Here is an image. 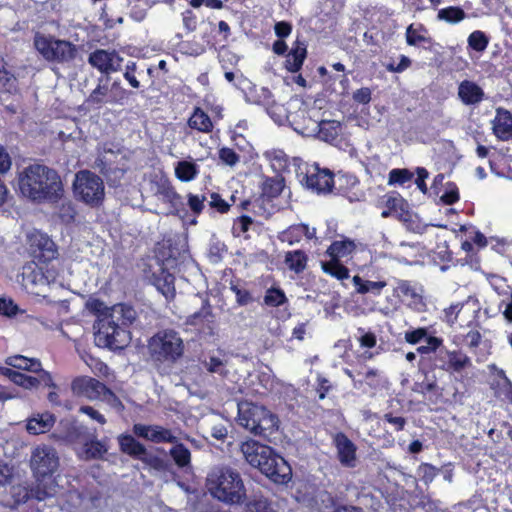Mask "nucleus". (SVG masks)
<instances>
[{
  "label": "nucleus",
  "mask_w": 512,
  "mask_h": 512,
  "mask_svg": "<svg viewBox=\"0 0 512 512\" xmlns=\"http://www.w3.org/2000/svg\"><path fill=\"white\" fill-rule=\"evenodd\" d=\"M86 308L97 316L93 326L97 346L116 350L128 344L130 333L127 327L137 318L132 306L120 303L107 307L98 299H89Z\"/></svg>",
  "instance_id": "obj_1"
},
{
  "label": "nucleus",
  "mask_w": 512,
  "mask_h": 512,
  "mask_svg": "<svg viewBox=\"0 0 512 512\" xmlns=\"http://www.w3.org/2000/svg\"><path fill=\"white\" fill-rule=\"evenodd\" d=\"M19 189L24 197L38 204L57 203L64 196L59 173L42 164L29 165L19 174Z\"/></svg>",
  "instance_id": "obj_2"
},
{
  "label": "nucleus",
  "mask_w": 512,
  "mask_h": 512,
  "mask_svg": "<svg viewBox=\"0 0 512 512\" xmlns=\"http://www.w3.org/2000/svg\"><path fill=\"white\" fill-rule=\"evenodd\" d=\"M240 450L251 466L258 468L274 482L285 483L290 479V466L269 446L249 440L241 444Z\"/></svg>",
  "instance_id": "obj_3"
},
{
  "label": "nucleus",
  "mask_w": 512,
  "mask_h": 512,
  "mask_svg": "<svg viewBox=\"0 0 512 512\" xmlns=\"http://www.w3.org/2000/svg\"><path fill=\"white\" fill-rule=\"evenodd\" d=\"M206 485L215 499L226 504H240L246 498V489L240 473L229 466L213 467L207 475Z\"/></svg>",
  "instance_id": "obj_4"
},
{
  "label": "nucleus",
  "mask_w": 512,
  "mask_h": 512,
  "mask_svg": "<svg viewBox=\"0 0 512 512\" xmlns=\"http://www.w3.org/2000/svg\"><path fill=\"white\" fill-rule=\"evenodd\" d=\"M237 423L250 433L268 437L278 429V418L264 406L252 402L238 403Z\"/></svg>",
  "instance_id": "obj_5"
},
{
  "label": "nucleus",
  "mask_w": 512,
  "mask_h": 512,
  "mask_svg": "<svg viewBox=\"0 0 512 512\" xmlns=\"http://www.w3.org/2000/svg\"><path fill=\"white\" fill-rule=\"evenodd\" d=\"M151 359L157 364H173L184 352V343L179 334L171 329L159 331L148 342Z\"/></svg>",
  "instance_id": "obj_6"
},
{
  "label": "nucleus",
  "mask_w": 512,
  "mask_h": 512,
  "mask_svg": "<svg viewBox=\"0 0 512 512\" xmlns=\"http://www.w3.org/2000/svg\"><path fill=\"white\" fill-rule=\"evenodd\" d=\"M73 192L77 200L90 207H99L105 197L104 182L95 173L81 170L75 174Z\"/></svg>",
  "instance_id": "obj_7"
},
{
  "label": "nucleus",
  "mask_w": 512,
  "mask_h": 512,
  "mask_svg": "<svg viewBox=\"0 0 512 512\" xmlns=\"http://www.w3.org/2000/svg\"><path fill=\"white\" fill-rule=\"evenodd\" d=\"M34 46L47 61L69 63L77 55V47L71 42L39 33L35 35Z\"/></svg>",
  "instance_id": "obj_8"
},
{
  "label": "nucleus",
  "mask_w": 512,
  "mask_h": 512,
  "mask_svg": "<svg viewBox=\"0 0 512 512\" xmlns=\"http://www.w3.org/2000/svg\"><path fill=\"white\" fill-rule=\"evenodd\" d=\"M59 456L55 448L39 445L33 449L30 467L37 478L52 475L59 467Z\"/></svg>",
  "instance_id": "obj_9"
},
{
  "label": "nucleus",
  "mask_w": 512,
  "mask_h": 512,
  "mask_svg": "<svg viewBox=\"0 0 512 512\" xmlns=\"http://www.w3.org/2000/svg\"><path fill=\"white\" fill-rule=\"evenodd\" d=\"M75 395L91 401L102 399L107 387L95 378L83 376L76 378L71 385Z\"/></svg>",
  "instance_id": "obj_10"
},
{
  "label": "nucleus",
  "mask_w": 512,
  "mask_h": 512,
  "mask_svg": "<svg viewBox=\"0 0 512 512\" xmlns=\"http://www.w3.org/2000/svg\"><path fill=\"white\" fill-rule=\"evenodd\" d=\"M133 431L138 437L154 443H176L177 441V437L170 429L160 425L135 424Z\"/></svg>",
  "instance_id": "obj_11"
},
{
  "label": "nucleus",
  "mask_w": 512,
  "mask_h": 512,
  "mask_svg": "<svg viewBox=\"0 0 512 512\" xmlns=\"http://www.w3.org/2000/svg\"><path fill=\"white\" fill-rule=\"evenodd\" d=\"M296 130L307 137H317L325 142L334 140L339 132V123L337 121H311V127H303Z\"/></svg>",
  "instance_id": "obj_12"
},
{
  "label": "nucleus",
  "mask_w": 512,
  "mask_h": 512,
  "mask_svg": "<svg viewBox=\"0 0 512 512\" xmlns=\"http://www.w3.org/2000/svg\"><path fill=\"white\" fill-rule=\"evenodd\" d=\"M88 62L102 73L109 74L120 68L122 58L115 51L96 50L90 54Z\"/></svg>",
  "instance_id": "obj_13"
},
{
  "label": "nucleus",
  "mask_w": 512,
  "mask_h": 512,
  "mask_svg": "<svg viewBox=\"0 0 512 512\" xmlns=\"http://www.w3.org/2000/svg\"><path fill=\"white\" fill-rule=\"evenodd\" d=\"M305 184L308 189L317 193L330 192L333 187V175L327 169H319L314 167L311 171L307 172L305 177Z\"/></svg>",
  "instance_id": "obj_14"
},
{
  "label": "nucleus",
  "mask_w": 512,
  "mask_h": 512,
  "mask_svg": "<svg viewBox=\"0 0 512 512\" xmlns=\"http://www.w3.org/2000/svg\"><path fill=\"white\" fill-rule=\"evenodd\" d=\"M338 458L341 464L354 467L356 464V446L343 433H337L334 437Z\"/></svg>",
  "instance_id": "obj_15"
},
{
  "label": "nucleus",
  "mask_w": 512,
  "mask_h": 512,
  "mask_svg": "<svg viewBox=\"0 0 512 512\" xmlns=\"http://www.w3.org/2000/svg\"><path fill=\"white\" fill-rule=\"evenodd\" d=\"M22 285L29 293L40 295L48 285V280L41 269H27L22 273Z\"/></svg>",
  "instance_id": "obj_16"
},
{
  "label": "nucleus",
  "mask_w": 512,
  "mask_h": 512,
  "mask_svg": "<svg viewBox=\"0 0 512 512\" xmlns=\"http://www.w3.org/2000/svg\"><path fill=\"white\" fill-rule=\"evenodd\" d=\"M494 134L501 140L512 138V115L504 109H497V115L493 121Z\"/></svg>",
  "instance_id": "obj_17"
},
{
  "label": "nucleus",
  "mask_w": 512,
  "mask_h": 512,
  "mask_svg": "<svg viewBox=\"0 0 512 512\" xmlns=\"http://www.w3.org/2000/svg\"><path fill=\"white\" fill-rule=\"evenodd\" d=\"M458 96L464 104L474 105L482 101L484 92L476 83L465 80L458 87Z\"/></svg>",
  "instance_id": "obj_18"
},
{
  "label": "nucleus",
  "mask_w": 512,
  "mask_h": 512,
  "mask_svg": "<svg viewBox=\"0 0 512 512\" xmlns=\"http://www.w3.org/2000/svg\"><path fill=\"white\" fill-rule=\"evenodd\" d=\"M108 451L106 440L94 438L86 440L79 451V457L83 460L101 459Z\"/></svg>",
  "instance_id": "obj_19"
},
{
  "label": "nucleus",
  "mask_w": 512,
  "mask_h": 512,
  "mask_svg": "<svg viewBox=\"0 0 512 512\" xmlns=\"http://www.w3.org/2000/svg\"><path fill=\"white\" fill-rule=\"evenodd\" d=\"M54 415L46 412L36 414L27 420L26 429L32 435H38L48 432L55 423Z\"/></svg>",
  "instance_id": "obj_20"
},
{
  "label": "nucleus",
  "mask_w": 512,
  "mask_h": 512,
  "mask_svg": "<svg viewBox=\"0 0 512 512\" xmlns=\"http://www.w3.org/2000/svg\"><path fill=\"white\" fill-rule=\"evenodd\" d=\"M0 373L11 380L14 384L21 386L25 389L37 388L40 384V379L25 375L21 372L15 371L11 368L0 367Z\"/></svg>",
  "instance_id": "obj_21"
},
{
  "label": "nucleus",
  "mask_w": 512,
  "mask_h": 512,
  "mask_svg": "<svg viewBox=\"0 0 512 512\" xmlns=\"http://www.w3.org/2000/svg\"><path fill=\"white\" fill-rule=\"evenodd\" d=\"M111 88L110 78L108 76H102L99 78L98 85L90 93L87 102L91 104H102L109 103Z\"/></svg>",
  "instance_id": "obj_22"
},
{
  "label": "nucleus",
  "mask_w": 512,
  "mask_h": 512,
  "mask_svg": "<svg viewBox=\"0 0 512 512\" xmlns=\"http://www.w3.org/2000/svg\"><path fill=\"white\" fill-rule=\"evenodd\" d=\"M5 363L8 366L19 370H26L30 372H38L41 370V363L38 359L27 358L22 355H13L6 358Z\"/></svg>",
  "instance_id": "obj_23"
},
{
  "label": "nucleus",
  "mask_w": 512,
  "mask_h": 512,
  "mask_svg": "<svg viewBox=\"0 0 512 512\" xmlns=\"http://www.w3.org/2000/svg\"><path fill=\"white\" fill-rule=\"evenodd\" d=\"M119 445L122 452L133 457L143 459L146 455V448L143 444L136 441L130 435H122L119 437Z\"/></svg>",
  "instance_id": "obj_24"
},
{
  "label": "nucleus",
  "mask_w": 512,
  "mask_h": 512,
  "mask_svg": "<svg viewBox=\"0 0 512 512\" xmlns=\"http://www.w3.org/2000/svg\"><path fill=\"white\" fill-rule=\"evenodd\" d=\"M306 57V47L304 44L296 43L286 59V68L291 72H297L302 67Z\"/></svg>",
  "instance_id": "obj_25"
},
{
  "label": "nucleus",
  "mask_w": 512,
  "mask_h": 512,
  "mask_svg": "<svg viewBox=\"0 0 512 512\" xmlns=\"http://www.w3.org/2000/svg\"><path fill=\"white\" fill-rule=\"evenodd\" d=\"M173 447L170 449L169 454L172 457L173 461L179 468H186L190 466L191 463V452L190 450L184 446L182 443H173Z\"/></svg>",
  "instance_id": "obj_26"
},
{
  "label": "nucleus",
  "mask_w": 512,
  "mask_h": 512,
  "mask_svg": "<svg viewBox=\"0 0 512 512\" xmlns=\"http://www.w3.org/2000/svg\"><path fill=\"white\" fill-rule=\"evenodd\" d=\"M355 250V244L351 240L334 241L327 249L331 259L339 260L350 255Z\"/></svg>",
  "instance_id": "obj_27"
},
{
  "label": "nucleus",
  "mask_w": 512,
  "mask_h": 512,
  "mask_svg": "<svg viewBox=\"0 0 512 512\" xmlns=\"http://www.w3.org/2000/svg\"><path fill=\"white\" fill-rule=\"evenodd\" d=\"M155 287L160 291L167 299L173 298L175 295L174 276L161 271L160 275L156 277Z\"/></svg>",
  "instance_id": "obj_28"
},
{
  "label": "nucleus",
  "mask_w": 512,
  "mask_h": 512,
  "mask_svg": "<svg viewBox=\"0 0 512 512\" xmlns=\"http://www.w3.org/2000/svg\"><path fill=\"white\" fill-rule=\"evenodd\" d=\"M352 281L356 287L357 293L359 294H366L370 291L379 294L380 291L387 285L385 281H365L358 275H355Z\"/></svg>",
  "instance_id": "obj_29"
},
{
  "label": "nucleus",
  "mask_w": 512,
  "mask_h": 512,
  "mask_svg": "<svg viewBox=\"0 0 512 512\" xmlns=\"http://www.w3.org/2000/svg\"><path fill=\"white\" fill-rule=\"evenodd\" d=\"M321 267L325 273L339 280L347 279L349 277V270L337 259H331L328 262H322Z\"/></svg>",
  "instance_id": "obj_30"
},
{
  "label": "nucleus",
  "mask_w": 512,
  "mask_h": 512,
  "mask_svg": "<svg viewBox=\"0 0 512 512\" xmlns=\"http://www.w3.org/2000/svg\"><path fill=\"white\" fill-rule=\"evenodd\" d=\"M189 126L201 132H209L212 129V122L209 116L200 109H196L189 119Z\"/></svg>",
  "instance_id": "obj_31"
},
{
  "label": "nucleus",
  "mask_w": 512,
  "mask_h": 512,
  "mask_svg": "<svg viewBox=\"0 0 512 512\" xmlns=\"http://www.w3.org/2000/svg\"><path fill=\"white\" fill-rule=\"evenodd\" d=\"M57 493V486L53 479H43L41 480L33 495L39 501L45 500L46 498H51Z\"/></svg>",
  "instance_id": "obj_32"
},
{
  "label": "nucleus",
  "mask_w": 512,
  "mask_h": 512,
  "mask_svg": "<svg viewBox=\"0 0 512 512\" xmlns=\"http://www.w3.org/2000/svg\"><path fill=\"white\" fill-rule=\"evenodd\" d=\"M285 187L284 178L276 175L271 178H267L263 184V192L269 197L279 196Z\"/></svg>",
  "instance_id": "obj_33"
},
{
  "label": "nucleus",
  "mask_w": 512,
  "mask_h": 512,
  "mask_svg": "<svg viewBox=\"0 0 512 512\" xmlns=\"http://www.w3.org/2000/svg\"><path fill=\"white\" fill-rule=\"evenodd\" d=\"M306 261V255L300 250L288 252L285 256V262L288 267L297 273L305 269Z\"/></svg>",
  "instance_id": "obj_34"
},
{
  "label": "nucleus",
  "mask_w": 512,
  "mask_h": 512,
  "mask_svg": "<svg viewBox=\"0 0 512 512\" xmlns=\"http://www.w3.org/2000/svg\"><path fill=\"white\" fill-rule=\"evenodd\" d=\"M175 174L181 181L188 182L196 177L197 167L192 162L180 161L175 168Z\"/></svg>",
  "instance_id": "obj_35"
},
{
  "label": "nucleus",
  "mask_w": 512,
  "mask_h": 512,
  "mask_svg": "<svg viewBox=\"0 0 512 512\" xmlns=\"http://www.w3.org/2000/svg\"><path fill=\"white\" fill-rule=\"evenodd\" d=\"M465 17L466 14L464 10L454 6L439 10L437 15V18L439 20H443L452 24L462 21L463 19H465Z\"/></svg>",
  "instance_id": "obj_36"
},
{
  "label": "nucleus",
  "mask_w": 512,
  "mask_h": 512,
  "mask_svg": "<svg viewBox=\"0 0 512 512\" xmlns=\"http://www.w3.org/2000/svg\"><path fill=\"white\" fill-rule=\"evenodd\" d=\"M447 356V366L445 364L441 365L440 367L442 369L448 370L453 369L454 371H461L465 365L468 363V358L462 354L452 352V353H446Z\"/></svg>",
  "instance_id": "obj_37"
},
{
  "label": "nucleus",
  "mask_w": 512,
  "mask_h": 512,
  "mask_svg": "<svg viewBox=\"0 0 512 512\" xmlns=\"http://www.w3.org/2000/svg\"><path fill=\"white\" fill-rule=\"evenodd\" d=\"M395 292L397 293L398 296L402 295L414 301H417L421 298L420 294L417 291V288L413 286L410 282L405 280L398 281Z\"/></svg>",
  "instance_id": "obj_38"
},
{
  "label": "nucleus",
  "mask_w": 512,
  "mask_h": 512,
  "mask_svg": "<svg viewBox=\"0 0 512 512\" xmlns=\"http://www.w3.org/2000/svg\"><path fill=\"white\" fill-rule=\"evenodd\" d=\"M34 242L37 241V246L40 250L47 253V258H53L55 256L54 243L46 235L35 234L32 236Z\"/></svg>",
  "instance_id": "obj_39"
},
{
  "label": "nucleus",
  "mask_w": 512,
  "mask_h": 512,
  "mask_svg": "<svg viewBox=\"0 0 512 512\" xmlns=\"http://www.w3.org/2000/svg\"><path fill=\"white\" fill-rule=\"evenodd\" d=\"M423 27L419 26V29L414 28L413 24L409 25L406 29V42L410 46H416L422 42H429V38L425 37L420 33Z\"/></svg>",
  "instance_id": "obj_40"
},
{
  "label": "nucleus",
  "mask_w": 512,
  "mask_h": 512,
  "mask_svg": "<svg viewBox=\"0 0 512 512\" xmlns=\"http://www.w3.org/2000/svg\"><path fill=\"white\" fill-rule=\"evenodd\" d=\"M469 46L476 51H484L488 45V39L481 31H474L468 37Z\"/></svg>",
  "instance_id": "obj_41"
},
{
  "label": "nucleus",
  "mask_w": 512,
  "mask_h": 512,
  "mask_svg": "<svg viewBox=\"0 0 512 512\" xmlns=\"http://www.w3.org/2000/svg\"><path fill=\"white\" fill-rule=\"evenodd\" d=\"M10 494L15 505L26 502L31 495L28 486L22 484L13 485L10 489Z\"/></svg>",
  "instance_id": "obj_42"
},
{
  "label": "nucleus",
  "mask_w": 512,
  "mask_h": 512,
  "mask_svg": "<svg viewBox=\"0 0 512 512\" xmlns=\"http://www.w3.org/2000/svg\"><path fill=\"white\" fill-rule=\"evenodd\" d=\"M158 195L162 201L170 203L175 209L181 203L180 196L169 186H163L162 189L159 190Z\"/></svg>",
  "instance_id": "obj_43"
},
{
  "label": "nucleus",
  "mask_w": 512,
  "mask_h": 512,
  "mask_svg": "<svg viewBox=\"0 0 512 512\" xmlns=\"http://www.w3.org/2000/svg\"><path fill=\"white\" fill-rule=\"evenodd\" d=\"M285 300V294L279 289H269L264 298V302L273 307L283 304Z\"/></svg>",
  "instance_id": "obj_44"
},
{
  "label": "nucleus",
  "mask_w": 512,
  "mask_h": 512,
  "mask_svg": "<svg viewBox=\"0 0 512 512\" xmlns=\"http://www.w3.org/2000/svg\"><path fill=\"white\" fill-rule=\"evenodd\" d=\"M413 174L407 169H393L389 173V184H403L411 180Z\"/></svg>",
  "instance_id": "obj_45"
},
{
  "label": "nucleus",
  "mask_w": 512,
  "mask_h": 512,
  "mask_svg": "<svg viewBox=\"0 0 512 512\" xmlns=\"http://www.w3.org/2000/svg\"><path fill=\"white\" fill-rule=\"evenodd\" d=\"M101 172L107 177L109 181H119L125 173L124 168H116L112 167L111 165H107L104 162H102V166H99Z\"/></svg>",
  "instance_id": "obj_46"
},
{
  "label": "nucleus",
  "mask_w": 512,
  "mask_h": 512,
  "mask_svg": "<svg viewBox=\"0 0 512 512\" xmlns=\"http://www.w3.org/2000/svg\"><path fill=\"white\" fill-rule=\"evenodd\" d=\"M0 82L8 91L15 88L14 83L16 82V78L6 69L2 60L0 61Z\"/></svg>",
  "instance_id": "obj_47"
},
{
  "label": "nucleus",
  "mask_w": 512,
  "mask_h": 512,
  "mask_svg": "<svg viewBox=\"0 0 512 512\" xmlns=\"http://www.w3.org/2000/svg\"><path fill=\"white\" fill-rule=\"evenodd\" d=\"M79 412L87 415L90 419L98 422L101 425L106 423V418L97 409L92 406L83 405L79 408Z\"/></svg>",
  "instance_id": "obj_48"
},
{
  "label": "nucleus",
  "mask_w": 512,
  "mask_h": 512,
  "mask_svg": "<svg viewBox=\"0 0 512 512\" xmlns=\"http://www.w3.org/2000/svg\"><path fill=\"white\" fill-rule=\"evenodd\" d=\"M110 98L109 103H119L122 102L126 97V91L120 86L118 82H113L111 84V88L109 89Z\"/></svg>",
  "instance_id": "obj_49"
},
{
  "label": "nucleus",
  "mask_w": 512,
  "mask_h": 512,
  "mask_svg": "<svg viewBox=\"0 0 512 512\" xmlns=\"http://www.w3.org/2000/svg\"><path fill=\"white\" fill-rule=\"evenodd\" d=\"M100 400L106 402L108 405L116 409L118 412L124 410V405L122 404L120 399L108 388L106 389V392H104V395Z\"/></svg>",
  "instance_id": "obj_50"
},
{
  "label": "nucleus",
  "mask_w": 512,
  "mask_h": 512,
  "mask_svg": "<svg viewBox=\"0 0 512 512\" xmlns=\"http://www.w3.org/2000/svg\"><path fill=\"white\" fill-rule=\"evenodd\" d=\"M247 510H248V512H270V511H272L267 500L263 499V498H259V499L250 501L247 504Z\"/></svg>",
  "instance_id": "obj_51"
},
{
  "label": "nucleus",
  "mask_w": 512,
  "mask_h": 512,
  "mask_svg": "<svg viewBox=\"0 0 512 512\" xmlns=\"http://www.w3.org/2000/svg\"><path fill=\"white\" fill-rule=\"evenodd\" d=\"M17 312L18 307L12 300L5 298L0 299V314L10 317L16 315Z\"/></svg>",
  "instance_id": "obj_52"
},
{
  "label": "nucleus",
  "mask_w": 512,
  "mask_h": 512,
  "mask_svg": "<svg viewBox=\"0 0 512 512\" xmlns=\"http://www.w3.org/2000/svg\"><path fill=\"white\" fill-rule=\"evenodd\" d=\"M219 157L225 164L230 166L235 165L239 160L238 155L230 148H222L219 152Z\"/></svg>",
  "instance_id": "obj_53"
},
{
  "label": "nucleus",
  "mask_w": 512,
  "mask_h": 512,
  "mask_svg": "<svg viewBox=\"0 0 512 512\" xmlns=\"http://www.w3.org/2000/svg\"><path fill=\"white\" fill-rule=\"evenodd\" d=\"M211 316V310L209 306H203L202 309L190 316L189 322L196 325L204 320H207Z\"/></svg>",
  "instance_id": "obj_54"
},
{
  "label": "nucleus",
  "mask_w": 512,
  "mask_h": 512,
  "mask_svg": "<svg viewBox=\"0 0 512 512\" xmlns=\"http://www.w3.org/2000/svg\"><path fill=\"white\" fill-rule=\"evenodd\" d=\"M353 99L361 104H367L371 100V90L367 87L358 89L353 94Z\"/></svg>",
  "instance_id": "obj_55"
},
{
  "label": "nucleus",
  "mask_w": 512,
  "mask_h": 512,
  "mask_svg": "<svg viewBox=\"0 0 512 512\" xmlns=\"http://www.w3.org/2000/svg\"><path fill=\"white\" fill-rule=\"evenodd\" d=\"M426 336V330L424 328H419L411 332H407L405 334V340L408 343L416 344L418 343L422 338Z\"/></svg>",
  "instance_id": "obj_56"
},
{
  "label": "nucleus",
  "mask_w": 512,
  "mask_h": 512,
  "mask_svg": "<svg viewBox=\"0 0 512 512\" xmlns=\"http://www.w3.org/2000/svg\"><path fill=\"white\" fill-rule=\"evenodd\" d=\"M231 289L236 294L238 304L246 305L252 301V297L248 291L239 289L236 286H232Z\"/></svg>",
  "instance_id": "obj_57"
},
{
  "label": "nucleus",
  "mask_w": 512,
  "mask_h": 512,
  "mask_svg": "<svg viewBox=\"0 0 512 512\" xmlns=\"http://www.w3.org/2000/svg\"><path fill=\"white\" fill-rule=\"evenodd\" d=\"M60 217L63 221L67 223L74 220L75 210L71 203L62 205V208L60 210Z\"/></svg>",
  "instance_id": "obj_58"
},
{
  "label": "nucleus",
  "mask_w": 512,
  "mask_h": 512,
  "mask_svg": "<svg viewBox=\"0 0 512 512\" xmlns=\"http://www.w3.org/2000/svg\"><path fill=\"white\" fill-rule=\"evenodd\" d=\"M429 173L425 168L419 167L417 168V179L416 185L423 192H427V186L425 184V179L428 177Z\"/></svg>",
  "instance_id": "obj_59"
},
{
  "label": "nucleus",
  "mask_w": 512,
  "mask_h": 512,
  "mask_svg": "<svg viewBox=\"0 0 512 512\" xmlns=\"http://www.w3.org/2000/svg\"><path fill=\"white\" fill-rule=\"evenodd\" d=\"M11 167V158L7 151L0 146V173L7 172Z\"/></svg>",
  "instance_id": "obj_60"
},
{
  "label": "nucleus",
  "mask_w": 512,
  "mask_h": 512,
  "mask_svg": "<svg viewBox=\"0 0 512 512\" xmlns=\"http://www.w3.org/2000/svg\"><path fill=\"white\" fill-rule=\"evenodd\" d=\"M206 367L208 369V371L212 372V373H223V367H224V363L218 359V358H215V357H211L209 359V361L206 363Z\"/></svg>",
  "instance_id": "obj_61"
},
{
  "label": "nucleus",
  "mask_w": 512,
  "mask_h": 512,
  "mask_svg": "<svg viewBox=\"0 0 512 512\" xmlns=\"http://www.w3.org/2000/svg\"><path fill=\"white\" fill-rule=\"evenodd\" d=\"M291 25L287 22H278L275 25V33L278 37L284 38L291 33Z\"/></svg>",
  "instance_id": "obj_62"
},
{
  "label": "nucleus",
  "mask_w": 512,
  "mask_h": 512,
  "mask_svg": "<svg viewBox=\"0 0 512 512\" xmlns=\"http://www.w3.org/2000/svg\"><path fill=\"white\" fill-rule=\"evenodd\" d=\"M203 201H204V198L201 199L196 195H190L189 196V206H190L191 210L194 213H197V214L200 213L204 207Z\"/></svg>",
  "instance_id": "obj_63"
},
{
  "label": "nucleus",
  "mask_w": 512,
  "mask_h": 512,
  "mask_svg": "<svg viewBox=\"0 0 512 512\" xmlns=\"http://www.w3.org/2000/svg\"><path fill=\"white\" fill-rule=\"evenodd\" d=\"M384 418L387 422L394 425L397 431H401L406 423L405 418L403 417H394L392 414H385Z\"/></svg>",
  "instance_id": "obj_64"
}]
</instances>
